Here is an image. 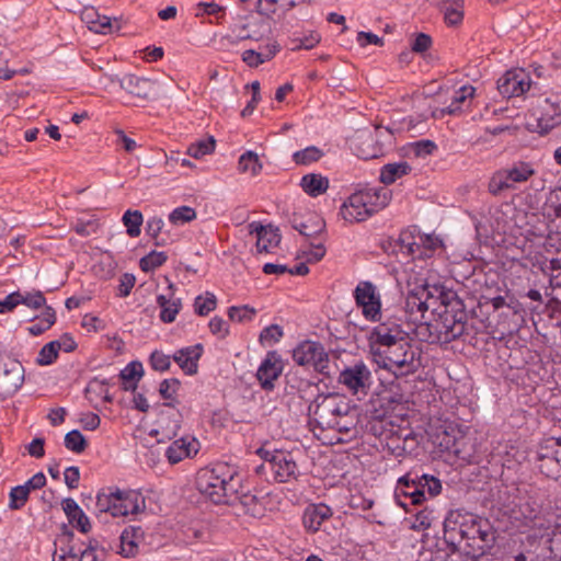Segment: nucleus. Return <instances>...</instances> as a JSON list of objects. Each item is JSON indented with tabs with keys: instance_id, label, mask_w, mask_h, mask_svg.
Returning a JSON list of instances; mask_svg holds the SVG:
<instances>
[{
	"instance_id": "c9c22d12",
	"label": "nucleus",
	"mask_w": 561,
	"mask_h": 561,
	"mask_svg": "<svg viewBox=\"0 0 561 561\" xmlns=\"http://www.w3.org/2000/svg\"><path fill=\"white\" fill-rule=\"evenodd\" d=\"M157 302L161 308L160 319L165 323L173 322L181 309V300H168L164 296L160 295L157 298Z\"/></svg>"
},
{
	"instance_id": "f03ea898",
	"label": "nucleus",
	"mask_w": 561,
	"mask_h": 561,
	"mask_svg": "<svg viewBox=\"0 0 561 561\" xmlns=\"http://www.w3.org/2000/svg\"><path fill=\"white\" fill-rule=\"evenodd\" d=\"M313 431L333 430L348 436L356 432L357 414L351 400L337 392L320 393L308 407Z\"/></svg>"
},
{
	"instance_id": "de8ad7c7",
	"label": "nucleus",
	"mask_w": 561,
	"mask_h": 561,
	"mask_svg": "<svg viewBox=\"0 0 561 561\" xmlns=\"http://www.w3.org/2000/svg\"><path fill=\"white\" fill-rule=\"evenodd\" d=\"M215 149V139L213 137H209L207 139L198 140L194 144H192L187 148V154L195 158L201 159L206 154H209Z\"/></svg>"
},
{
	"instance_id": "b1692460",
	"label": "nucleus",
	"mask_w": 561,
	"mask_h": 561,
	"mask_svg": "<svg viewBox=\"0 0 561 561\" xmlns=\"http://www.w3.org/2000/svg\"><path fill=\"white\" fill-rule=\"evenodd\" d=\"M81 20L94 33L107 34L113 31L112 20L106 15H101L93 7L83 9Z\"/></svg>"
},
{
	"instance_id": "5fc2aeb1",
	"label": "nucleus",
	"mask_w": 561,
	"mask_h": 561,
	"mask_svg": "<svg viewBox=\"0 0 561 561\" xmlns=\"http://www.w3.org/2000/svg\"><path fill=\"white\" fill-rule=\"evenodd\" d=\"M390 334L407 335L402 327L396 321H387L379 323L377 327L374 328L371 332V336L377 337H386L387 335Z\"/></svg>"
},
{
	"instance_id": "1a4fd4ad",
	"label": "nucleus",
	"mask_w": 561,
	"mask_h": 561,
	"mask_svg": "<svg viewBox=\"0 0 561 561\" xmlns=\"http://www.w3.org/2000/svg\"><path fill=\"white\" fill-rule=\"evenodd\" d=\"M531 116L536 125L528 122L533 131L541 135L548 134L552 128L561 124V94H554L546 98L542 103L534 110Z\"/></svg>"
},
{
	"instance_id": "473e14b6",
	"label": "nucleus",
	"mask_w": 561,
	"mask_h": 561,
	"mask_svg": "<svg viewBox=\"0 0 561 561\" xmlns=\"http://www.w3.org/2000/svg\"><path fill=\"white\" fill-rule=\"evenodd\" d=\"M476 89L472 85H463L455 92L448 106L442 110L443 114L456 115L461 112L462 105L473 98Z\"/></svg>"
},
{
	"instance_id": "ddd939ff",
	"label": "nucleus",
	"mask_w": 561,
	"mask_h": 561,
	"mask_svg": "<svg viewBox=\"0 0 561 561\" xmlns=\"http://www.w3.org/2000/svg\"><path fill=\"white\" fill-rule=\"evenodd\" d=\"M354 299L356 305L362 308V313L367 320L376 321L379 319L381 311L380 295L371 282H359L354 290Z\"/></svg>"
},
{
	"instance_id": "a211bd4d",
	"label": "nucleus",
	"mask_w": 561,
	"mask_h": 561,
	"mask_svg": "<svg viewBox=\"0 0 561 561\" xmlns=\"http://www.w3.org/2000/svg\"><path fill=\"white\" fill-rule=\"evenodd\" d=\"M282 371L283 363L280 356L276 352H268L256 371L262 389H274V381L280 376Z\"/></svg>"
},
{
	"instance_id": "4468645a",
	"label": "nucleus",
	"mask_w": 561,
	"mask_h": 561,
	"mask_svg": "<svg viewBox=\"0 0 561 561\" xmlns=\"http://www.w3.org/2000/svg\"><path fill=\"white\" fill-rule=\"evenodd\" d=\"M337 381L353 394H366L371 385V373L363 362H359L344 368Z\"/></svg>"
},
{
	"instance_id": "412c9836",
	"label": "nucleus",
	"mask_w": 561,
	"mask_h": 561,
	"mask_svg": "<svg viewBox=\"0 0 561 561\" xmlns=\"http://www.w3.org/2000/svg\"><path fill=\"white\" fill-rule=\"evenodd\" d=\"M333 511L330 506L318 503L308 505L302 515V524L307 531L317 533L320 530L322 524L330 519Z\"/></svg>"
},
{
	"instance_id": "9d476101",
	"label": "nucleus",
	"mask_w": 561,
	"mask_h": 561,
	"mask_svg": "<svg viewBox=\"0 0 561 561\" xmlns=\"http://www.w3.org/2000/svg\"><path fill=\"white\" fill-rule=\"evenodd\" d=\"M293 359L299 366L312 367L320 374L329 375V356L318 342L304 341L293 351Z\"/></svg>"
},
{
	"instance_id": "4be33fe9",
	"label": "nucleus",
	"mask_w": 561,
	"mask_h": 561,
	"mask_svg": "<svg viewBox=\"0 0 561 561\" xmlns=\"http://www.w3.org/2000/svg\"><path fill=\"white\" fill-rule=\"evenodd\" d=\"M251 233L256 236V248L259 252H271L280 242V234L273 226L251 225Z\"/></svg>"
},
{
	"instance_id": "680f3d73",
	"label": "nucleus",
	"mask_w": 561,
	"mask_h": 561,
	"mask_svg": "<svg viewBox=\"0 0 561 561\" xmlns=\"http://www.w3.org/2000/svg\"><path fill=\"white\" fill-rule=\"evenodd\" d=\"M179 388L180 381L178 379H164L159 386V393L163 399H173Z\"/></svg>"
},
{
	"instance_id": "f704fd0d",
	"label": "nucleus",
	"mask_w": 561,
	"mask_h": 561,
	"mask_svg": "<svg viewBox=\"0 0 561 561\" xmlns=\"http://www.w3.org/2000/svg\"><path fill=\"white\" fill-rule=\"evenodd\" d=\"M171 423L170 419L168 416H162L159 420V427L158 428H151L148 432V435L151 437H154L158 443H163L167 439H171L176 435V432L179 430V424L176 421L172 422V426H167Z\"/></svg>"
},
{
	"instance_id": "4c0bfd02",
	"label": "nucleus",
	"mask_w": 561,
	"mask_h": 561,
	"mask_svg": "<svg viewBox=\"0 0 561 561\" xmlns=\"http://www.w3.org/2000/svg\"><path fill=\"white\" fill-rule=\"evenodd\" d=\"M417 238L419 234H414L410 230L402 231L399 236L400 251L416 259V253L420 250V241Z\"/></svg>"
},
{
	"instance_id": "603ef678",
	"label": "nucleus",
	"mask_w": 561,
	"mask_h": 561,
	"mask_svg": "<svg viewBox=\"0 0 561 561\" xmlns=\"http://www.w3.org/2000/svg\"><path fill=\"white\" fill-rule=\"evenodd\" d=\"M87 445L88 444H87L85 438L77 430H73V431L67 433L65 436L66 448L76 454H81L82 451H84L87 448Z\"/></svg>"
},
{
	"instance_id": "4d7b16f0",
	"label": "nucleus",
	"mask_w": 561,
	"mask_h": 561,
	"mask_svg": "<svg viewBox=\"0 0 561 561\" xmlns=\"http://www.w3.org/2000/svg\"><path fill=\"white\" fill-rule=\"evenodd\" d=\"M445 23L449 26H457L463 20V1L459 2V7L453 5L442 10Z\"/></svg>"
},
{
	"instance_id": "2f4dec72",
	"label": "nucleus",
	"mask_w": 561,
	"mask_h": 561,
	"mask_svg": "<svg viewBox=\"0 0 561 561\" xmlns=\"http://www.w3.org/2000/svg\"><path fill=\"white\" fill-rule=\"evenodd\" d=\"M412 168L407 161H399L385 164L380 170L379 180L386 185L394 183L397 180L409 174Z\"/></svg>"
},
{
	"instance_id": "a878e982",
	"label": "nucleus",
	"mask_w": 561,
	"mask_h": 561,
	"mask_svg": "<svg viewBox=\"0 0 561 561\" xmlns=\"http://www.w3.org/2000/svg\"><path fill=\"white\" fill-rule=\"evenodd\" d=\"M371 215L383 209L391 199V192L386 187H367L360 190Z\"/></svg>"
},
{
	"instance_id": "bf43d9fd",
	"label": "nucleus",
	"mask_w": 561,
	"mask_h": 561,
	"mask_svg": "<svg viewBox=\"0 0 561 561\" xmlns=\"http://www.w3.org/2000/svg\"><path fill=\"white\" fill-rule=\"evenodd\" d=\"M163 226V220L158 217H153L147 222V234L153 240L156 245H162L165 243L164 238H159V233L161 232Z\"/></svg>"
},
{
	"instance_id": "20e7f679",
	"label": "nucleus",
	"mask_w": 561,
	"mask_h": 561,
	"mask_svg": "<svg viewBox=\"0 0 561 561\" xmlns=\"http://www.w3.org/2000/svg\"><path fill=\"white\" fill-rule=\"evenodd\" d=\"M374 360L380 368L389 370L396 377L413 374L421 365L420 357L408 340L379 351Z\"/></svg>"
},
{
	"instance_id": "79ce46f5",
	"label": "nucleus",
	"mask_w": 561,
	"mask_h": 561,
	"mask_svg": "<svg viewBox=\"0 0 561 561\" xmlns=\"http://www.w3.org/2000/svg\"><path fill=\"white\" fill-rule=\"evenodd\" d=\"M56 321V313L51 307H45L44 312L37 323L28 327V332L34 335H41L48 330Z\"/></svg>"
},
{
	"instance_id": "864d4df0",
	"label": "nucleus",
	"mask_w": 561,
	"mask_h": 561,
	"mask_svg": "<svg viewBox=\"0 0 561 561\" xmlns=\"http://www.w3.org/2000/svg\"><path fill=\"white\" fill-rule=\"evenodd\" d=\"M19 305L23 304L32 309H39L45 306L46 299L42 291H20V297L18 298Z\"/></svg>"
},
{
	"instance_id": "13d9d810",
	"label": "nucleus",
	"mask_w": 561,
	"mask_h": 561,
	"mask_svg": "<svg viewBox=\"0 0 561 561\" xmlns=\"http://www.w3.org/2000/svg\"><path fill=\"white\" fill-rule=\"evenodd\" d=\"M9 507L10 510H20L22 508L28 500L27 491L21 485L14 486L11 489L9 494Z\"/></svg>"
},
{
	"instance_id": "393cba45",
	"label": "nucleus",
	"mask_w": 561,
	"mask_h": 561,
	"mask_svg": "<svg viewBox=\"0 0 561 561\" xmlns=\"http://www.w3.org/2000/svg\"><path fill=\"white\" fill-rule=\"evenodd\" d=\"M62 510L69 523L82 533H88L91 528L88 516L80 508L73 499H65L61 503Z\"/></svg>"
},
{
	"instance_id": "09e8293b",
	"label": "nucleus",
	"mask_w": 561,
	"mask_h": 561,
	"mask_svg": "<svg viewBox=\"0 0 561 561\" xmlns=\"http://www.w3.org/2000/svg\"><path fill=\"white\" fill-rule=\"evenodd\" d=\"M196 218V211L190 206H181L173 209L169 215V221L172 225L179 226L190 222Z\"/></svg>"
},
{
	"instance_id": "5701e85b",
	"label": "nucleus",
	"mask_w": 561,
	"mask_h": 561,
	"mask_svg": "<svg viewBox=\"0 0 561 561\" xmlns=\"http://www.w3.org/2000/svg\"><path fill=\"white\" fill-rule=\"evenodd\" d=\"M202 353V344H195L176 351L173 355V359L185 374L194 375L197 373V362Z\"/></svg>"
},
{
	"instance_id": "7ed1b4c3",
	"label": "nucleus",
	"mask_w": 561,
	"mask_h": 561,
	"mask_svg": "<svg viewBox=\"0 0 561 561\" xmlns=\"http://www.w3.org/2000/svg\"><path fill=\"white\" fill-rule=\"evenodd\" d=\"M233 468L225 462L202 468L196 474V489L215 504L228 503L240 485Z\"/></svg>"
},
{
	"instance_id": "37998d69",
	"label": "nucleus",
	"mask_w": 561,
	"mask_h": 561,
	"mask_svg": "<svg viewBox=\"0 0 561 561\" xmlns=\"http://www.w3.org/2000/svg\"><path fill=\"white\" fill-rule=\"evenodd\" d=\"M323 156V151L316 147V146H309L302 150L296 151L293 154V160L297 164L301 165H308L312 162L319 161Z\"/></svg>"
},
{
	"instance_id": "49530a36",
	"label": "nucleus",
	"mask_w": 561,
	"mask_h": 561,
	"mask_svg": "<svg viewBox=\"0 0 561 561\" xmlns=\"http://www.w3.org/2000/svg\"><path fill=\"white\" fill-rule=\"evenodd\" d=\"M168 260V255L163 251L151 250L142 256V272L154 271L162 266Z\"/></svg>"
},
{
	"instance_id": "774afa93",
	"label": "nucleus",
	"mask_w": 561,
	"mask_h": 561,
	"mask_svg": "<svg viewBox=\"0 0 561 561\" xmlns=\"http://www.w3.org/2000/svg\"><path fill=\"white\" fill-rule=\"evenodd\" d=\"M550 557L561 560V536L556 535V526L551 530V537L548 540Z\"/></svg>"
},
{
	"instance_id": "bb28decb",
	"label": "nucleus",
	"mask_w": 561,
	"mask_h": 561,
	"mask_svg": "<svg viewBox=\"0 0 561 561\" xmlns=\"http://www.w3.org/2000/svg\"><path fill=\"white\" fill-rule=\"evenodd\" d=\"M425 304L428 306V312L431 314H436L439 317V311H443L446 307L449 309L450 307L461 306L460 301L457 299V296L453 291H443L439 290L438 296H434L428 289L427 295L425 296Z\"/></svg>"
},
{
	"instance_id": "69168bd1",
	"label": "nucleus",
	"mask_w": 561,
	"mask_h": 561,
	"mask_svg": "<svg viewBox=\"0 0 561 561\" xmlns=\"http://www.w3.org/2000/svg\"><path fill=\"white\" fill-rule=\"evenodd\" d=\"M208 327H209L210 332L220 339H225L229 333L227 323L220 317L211 318Z\"/></svg>"
},
{
	"instance_id": "e2e57ef3",
	"label": "nucleus",
	"mask_w": 561,
	"mask_h": 561,
	"mask_svg": "<svg viewBox=\"0 0 561 561\" xmlns=\"http://www.w3.org/2000/svg\"><path fill=\"white\" fill-rule=\"evenodd\" d=\"M442 436L443 437L438 444L443 449H445L446 451L456 454V455L460 453L459 442L454 434H451L447 430H445L442 433Z\"/></svg>"
},
{
	"instance_id": "9b49d317",
	"label": "nucleus",
	"mask_w": 561,
	"mask_h": 561,
	"mask_svg": "<svg viewBox=\"0 0 561 561\" xmlns=\"http://www.w3.org/2000/svg\"><path fill=\"white\" fill-rule=\"evenodd\" d=\"M259 454L267 462L268 468L274 473V479L279 482H288L298 477V466L291 453L275 450L260 449Z\"/></svg>"
},
{
	"instance_id": "f3484780",
	"label": "nucleus",
	"mask_w": 561,
	"mask_h": 561,
	"mask_svg": "<svg viewBox=\"0 0 561 561\" xmlns=\"http://www.w3.org/2000/svg\"><path fill=\"white\" fill-rule=\"evenodd\" d=\"M366 202L367 199L364 198L359 190L350 195L342 204L340 215L350 224L364 221L373 216Z\"/></svg>"
},
{
	"instance_id": "8fccbe9b",
	"label": "nucleus",
	"mask_w": 561,
	"mask_h": 561,
	"mask_svg": "<svg viewBox=\"0 0 561 561\" xmlns=\"http://www.w3.org/2000/svg\"><path fill=\"white\" fill-rule=\"evenodd\" d=\"M60 351V345L57 342H49L42 347L37 356V364L41 366L50 365L55 362Z\"/></svg>"
},
{
	"instance_id": "6e6552de",
	"label": "nucleus",
	"mask_w": 561,
	"mask_h": 561,
	"mask_svg": "<svg viewBox=\"0 0 561 561\" xmlns=\"http://www.w3.org/2000/svg\"><path fill=\"white\" fill-rule=\"evenodd\" d=\"M271 32V24L266 18L259 15L249 16L239 21L231 27V34L221 41L234 45L241 41H260Z\"/></svg>"
},
{
	"instance_id": "72a5a7b5",
	"label": "nucleus",
	"mask_w": 561,
	"mask_h": 561,
	"mask_svg": "<svg viewBox=\"0 0 561 561\" xmlns=\"http://www.w3.org/2000/svg\"><path fill=\"white\" fill-rule=\"evenodd\" d=\"M138 528L130 526L121 535V553L124 557H131L138 552Z\"/></svg>"
},
{
	"instance_id": "f257e3e1",
	"label": "nucleus",
	"mask_w": 561,
	"mask_h": 561,
	"mask_svg": "<svg viewBox=\"0 0 561 561\" xmlns=\"http://www.w3.org/2000/svg\"><path fill=\"white\" fill-rule=\"evenodd\" d=\"M494 539L489 520L472 513L450 511L444 520V540L455 550L480 556L493 545Z\"/></svg>"
},
{
	"instance_id": "338daca9",
	"label": "nucleus",
	"mask_w": 561,
	"mask_h": 561,
	"mask_svg": "<svg viewBox=\"0 0 561 561\" xmlns=\"http://www.w3.org/2000/svg\"><path fill=\"white\" fill-rule=\"evenodd\" d=\"M78 552L72 546L60 547L59 551H55L53 554V561H76Z\"/></svg>"
},
{
	"instance_id": "3c124183",
	"label": "nucleus",
	"mask_w": 561,
	"mask_h": 561,
	"mask_svg": "<svg viewBox=\"0 0 561 561\" xmlns=\"http://www.w3.org/2000/svg\"><path fill=\"white\" fill-rule=\"evenodd\" d=\"M420 250L416 253V259L431 257L433 252L440 245V241L432 236L419 234Z\"/></svg>"
},
{
	"instance_id": "0e129e2a",
	"label": "nucleus",
	"mask_w": 561,
	"mask_h": 561,
	"mask_svg": "<svg viewBox=\"0 0 561 561\" xmlns=\"http://www.w3.org/2000/svg\"><path fill=\"white\" fill-rule=\"evenodd\" d=\"M150 365L154 370L164 371L169 369L171 365L170 356L156 351L150 356Z\"/></svg>"
},
{
	"instance_id": "dca6fc26",
	"label": "nucleus",
	"mask_w": 561,
	"mask_h": 561,
	"mask_svg": "<svg viewBox=\"0 0 561 561\" xmlns=\"http://www.w3.org/2000/svg\"><path fill=\"white\" fill-rule=\"evenodd\" d=\"M121 388L128 392L130 398H124L128 407L140 411V394H136L140 381V363L134 360L129 363L119 374Z\"/></svg>"
},
{
	"instance_id": "58836bf2",
	"label": "nucleus",
	"mask_w": 561,
	"mask_h": 561,
	"mask_svg": "<svg viewBox=\"0 0 561 561\" xmlns=\"http://www.w3.org/2000/svg\"><path fill=\"white\" fill-rule=\"evenodd\" d=\"M262 170V163L259 156L253 151H247L239 158V171L256 175Z\"/></svg>"
},
{
	"instance_id": "e433bc0d",
	"label": "nucleus",
	"mask_w": 561,
	"mask_h": 561,
	"mask_svg": "<svg viewBox=\"0 0 561 561\" xmlns=\"http://www.w3.org/2000/svg\"><path fill=\"white\" fill-rule=\"evenodd\" d=\"M552 455H541L539 457L541 463L540 469L542 472H545L547 476L556 473L552 466H559L561 468V439L553 440L552 445Z\"/></svg>"
},
{
	"instance_id": "6e6d98bb",
	"label": "nucleus",
	"mask_w": 561,
	"mask_h": 561,
	"mask_svg": "<svg viewBox=\"0 0 561 561\" xmlns=\"http://www.w3.org/2000/svg\"><path fill=\"white\" fill-rule=\"evenodd\" d=\"M123 222L127 228V233L130 237H138L140 234V211L127 210L123 216Z\"/></svg>"
},
{
	"instance_id": "a19ab883",
	"label": "nucleus",
	"mask_w": 561,
	"mask_h": 561,
	"mask_svg": "<svg viewBox=\"0 0 561 561\" xmlns=\"http://www.w3.org/2000/svg\"><path fill=\"white\" fill-rule=\"evenodd\" d=\"M404 340H407V335L390 334L386 337L370 336V352L373 357L378 355L379 351L392 347L394 344H399V342Z\"/></svg>"
},
{
	"instance_id": "c756f323",
	"label": "nucleus",
	"mask_w": 561,
	"mask_h": 561,
	"mask_svg": "<svg viewBox=\"0 0 561 561\" xmlns=\"http://www.w3.org/2000/svg\"><path fill=\"white\" fill-rule=\"evenodd\" d=\"M300 186L309 196L317 197L329 188V180L319 173H309L301 178Z\"/></svg>"
},
{
	"instance_id": "0eeeda50",
	"label": "nucleus",
	"mask_w": 561,
	"mask_h": 561,
	"mask_svg": "<svg viewBox=\"0 0 561 561\" xmlns=\"http://www.w3.org/2000/svg\"><path fill=\"white\" fill-rule=\"evenodd\" d=\"M95 505L99 513H110L113 517L137 515L139 510L137 492L117 488L99 492Z\"/></svg>"
},
{
	"instance_id": "39448f33",
	"label": "nucleus",
	"mask_w": 561,
	"mask_h": 561,
	"mask_svg": "<svg viewBox=\"0 0 561 561\" xmlns=\"http://www.w3.org/2000/svg\"><path fill=\"white\" fill-rule=\"evenodd\" d=\"M466 314L460 310V306L446 307L439 311V317L428 322L431 330V342L449 343L461 336L466 331Z\"/></svg>"
},
{
	"instance_id": "ea45409f",
	"label": "nucleus",
	"mask_w": 561,
	"mask_h": 561,
	"mask_svg": "<svg viewBox=\"0 0 561 561\" xmlns=\"http://www.w3.org/2000/svg\"><path fill=\"white\" fill-rule=\"evenodd\" d=\"M435 519H437L435 511L430 507H425L414 515L410 528L417 531L426 530L432 526Z\"/></svg>"
},
{
	"instance_id": "cd10ccee",
	"label": "nucleus",
	"mask_w": 561,
	"mask_h": 561,
	"mask_svg": "<svg viewBox=\"0 0 561 561\" xmlns=\"http://www.w3.org/2000/svg\"><path fill=\"white\" fill-rule=\"evenodd\" d=\"M356 154L364 160L377 158L380 148L376 147L375 139L369 131L359 133L353 142Z\"/></svg>"
},
{
	"instance_id": "423d86ee",
	"label": "nucleus",
	"mask_w": 561,
	"mask_h": 561,
	"mask_svg": "<svg viewBox=\"0 0 561 561\" xmlns=\"http://www.w3.org/2000/svg\"><path fill=\"white\" fill-rule=\"evenodd\" d=\"M536 170L530 162L516 161L513 164L495 171L489 180L488 191L493 196L517 188L534 176Z\"/></svg>"
},
{
	"instance_id": "7c9ffc66",
	"label": "nucleus",
	"mask_w": 561,
	"mask_h": 561,
	"mask_svg": "<svg viewBox=\"0 0 561 561\" xmlns=\"http://www.w3.org/2000/svg\"><path fill=\"white\" fill-rule=\"evenodd\" d=\"M293 227L307 239H317L324 230V221L312 215L306 220L295 219Z\"/></svg>"
},
{
	"instance_id": "f8f14e48",
	"label": "nucleus",
	"mask_w": 561,
	"mask_h": 561,
	"mask_svg": "<svg viewBox=\"0 0 561 561\" xmlns=\"http://www.w3.org/2000/svg\"><path fill=\"white\" fill-rule=\"evenodd\" d=\"M530 73L523 68L507 70L497 80V90L504 98H517L524 95L531 88Z\"/></svg>"
},
{
	"instance_id": "aec40b11",
	"label": "nucleus",
	"mask_w": 561,
	"mask_h": 561,
	"mask_svg": "<svg viewBox=\"0 0 561 561\" xmlns=\"http://www.w3.org/2000/svg\"><path fill=\"white\" fill-rule=\"evenodd\" d=\"M427 295V288L422 287L410 291L405 298V311L412 322H424L431 321L427 317L428 306L425 304Z\"/></svg>"
},
{
	"instance_id": "6ab92c4d",
	"label": "nucleus",
	"mask_w": 561,
	"mask_h": 561,
	"mask_svg": "<svg viewBox=\"0 0 561 561\" xmlns=\"http://www.w3.org/2000/svg\"><path fill=\"white\" fill-rule=\"evenodd\" d=\"M201 448L199 442L192 436H184L175 439L164 451L171 465L181 462L186 458L194 457Z\"/></svg>"
},
{
	"instance_id": "052dcab7",
	"label": "nucleus",
	"mask_w": 561,
	"mask_h": 561,
	"mask_svg": "<svg viewBox=\"0 0 561 561\" xmlns=\"http://www.w3.org/2000/svg\"><path fill=\"white\" fill-rule=\"evenodd\" d=\"M283 336V329L277 324H271L262 330L260 333V342L262 344H273L280 340Z\"/></svg>"
},
{
	"instance_id": "a18cd8bd",
	"label": "nucleus",
	"mask_w": 561,
	"mask_h": 561,
	"mask_svg": "<svg viewBox=\"0 0 561 561\" xmlns=\"http://www.w3.org/2000/svg\"><path fill=\"white\" fill-rule=\"evenodd\" d=\"M255 314L256 310L249 305L232 306L228 309L229 319L239 323L252 321Z\"/></svg>"
},
{
	"instance_id": "2eb2a0df",
	"label": "nucleus",
	"mask_w": 561,
	"mask_h": 561,
	"mask_svg": "<svg viewBox=\"0 0 561 561\" xmlns=\"http://www.w3.org/2000/svg\"><path fill=\"white\" fill-rule=\"evenodd\" d=\"M24 381V368L15 359L0 360V394L11 396L15 393Z\"/></svg>"
},
{
	"instance_id": "c85d7f7f",
	"label": "nucleus",
	"mask_w": 561,
	"mask_h": 561,
	"mask_svg": "<svg viewBox=\"0 0 561 561\" xmlns=\"http://www.w3.org/2000/svg\"><path fill=\"white\" fill-rule=\"evenodd\" d=\"M400 483L405 486H411V491H407L413 504H421L425 499L427 484L421 480V476L416 472H408L400 478Z\"/></svg>"
},
{
	"instance_id": "c03bdc74",
	"label": "nucleus",
	"mask_w": 561,
	"mask_h": 561,
	"mask_svg": "<svg viewBox=\"0 0 561 561\" xmlns=\"http://www.w3.org/2000/svg\"><path fill=\"white\" fill-rule=\"evenodd\" d=\"M217 298L213 293L206 291L195 298L194 310L198 316H207L216 309Z\"/></svg>"
}]
</instances>
